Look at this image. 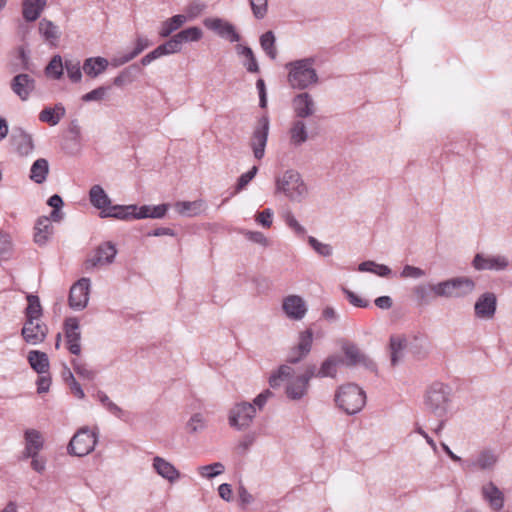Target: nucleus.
<instances>
[{"label":"nucleus","mask_w":512,"mask_h":512,"mask_svg":"<svg viewBox=\"0 0 512 512\" xmlns=\"http://www.w3.org/2000/svg\"><path fill=\"white\" fill-rule=\"evenodd\" d=\"M48 334V327L43 321L25 320L21 329V336L29 345L42 343Z\"/></svg>","instance_id":"ddd939ff"},{"label":"nucleus","mask_w":512,"mask_h":512,"mask_svg":"<svg viewBox=\"0 0 512 512\" xmlns=\"http://www.w3.org/2000/svg\"><path fill=\"white\" fill-rule=\"evenodd\" d=\"M294 370L288 365H281L276 371L272 372L269 377V385L271 388H279L286 383L285 394L287 398L293 401L301 400L308 393L309 386L306 380L300 376H293Z\"/></svg>","instance_id":"f03ea898"},{"label":"nucleus","mask_w":512,"mask_h":512,"mask_svg":"<svg viewBox=\"0 0 512 512\" xmlns=\"http://www.w3.org/2000/svg\"><path fill=\"white\" fill-rule=\"evenodd\" d=\"M39 32L42 35V37L51 45H56L59 37L60 32L59 28L50 20L42 19L39 22Z\"/></svg>","instance_id":"ea45409f"},{"label":"nucleus","mask_w":512,"mask_h":512,"mask_svg":"<svg viewBox=\"0 0 512 512\" xmlns=\"http://www.w3.org/2000/svg\"><path fill=\"white\" fill-rule=\"evenodd\" d=\"M47 0H24L22 14L26 21L33 22L39 18Z\"/></svg>","instance_id":"2f4dec72"},{"label":"nucleus","mask_w":512,"mask_h":512,"mask_svg":"<svg viewBox=\"0 0 512 512\" xmlns=\"http://www.w3.org/2000/svg\"><path fill=\"white\" fill-rule=\"evenodd\" d=\"M313 343V332L311 329H307L299 334V341L296 347H294L288 357V362L296 364L305 358L311 351Z\"/></svg>","instance_id":"412c9836"},{"label":"nucleus","mask_w":512,"mask_h":512,"mask_svg":"<svg viewBox=\"0 0 512 512\" xmlns=\"http://www.w3.org/2000/svg\"><path fill=\"white\" fill-rule=\"evenodd\" d=\"M207 8V5L200 1L194 0L190 2L185 8V17H187V21L193 20L200 16Z\"/></svg>","instance_id":"864d4df0"},{"label":"nucleus","mask_w":512,"mask_h":512,"mask_svg":"<svg viewBox=\"0 0 512 512\" xmlns=\"http://www.w3.org/2000/svg\"><path fill=\"white\" fill-rule=\"evenodd\" d=\"M64 335L69 352L79 355L81 353V332L79 321L76 317H70L65 320Z\"/></svg>","instance_id":"a211bd4d"},{"label":"nucleus","mask_w":512,"mask_h":512,"mask_svg":"<svg viewBox=\"0 0 512 512\" xmlns=\"http://www.w3.org/2000/svg\"><path fill=\"white\" fill-rule=\"evenodd\" d=\"M109 66V61L104 57H90L87 58L82 66L84 73L91 77L96 78L103 73Z\"/></svg>","instance_id":"c85d7f7f"},{"label":"nucleus","mask_w":512,"mask_h":512,"mask_svg":"<svg viewBox=\"0 0 512 512\" xmlns=\"http://www.w3.org/2000/svg\"><path fill=\"white\" fill-rule=\"evenodd\" d=\"M90 203L100 210V216L103 215V210H106L110 204L111 199L100 185H94L89 191Z\"/></svg>","instance_id":"7c9ffc66"},{"label":"nucleus","mask_w":512,"mask_h":512,"mask_svg":"<svg viewBox=\"0 0 512 512\" xmlns=\"http://www.w3.org/2000/svg\"><path fill=\"white\" fill-rule=\"evenodd\" d=\"M64 69L66 70L68 78L73 83H79L82 80V71L79 60L66 59L64 62Z\"/></svg>","instance_id":"a18cd8bd"},{"label":"nucleus","mask_w":512,"mask_h":512,"mask_svg":"<svg viewBox=\"0 0 512 512\" xmlns=\"http://www.w3.org/2000/svg\"><path fill=\"white\" fill-rule=\"evenodd\" d=\"M237 50L238 54L244 56L246 59L243 64L247 71L250 73H257L259 71V66L252 49L248 46H238Z\"/></svg>","instance_id":"c03bdc74"},{"label":"nucleus","mask_w":512,"mask_h":512,"mask_svg":"<svg viewBox=\"0 0 512 512\" xmlns=\"http://www.w3.org/2000/svg\"><path fill=\"white\" fill-rule=\"evenodd\" d=\"M407 347V338L403 335H393L390 337L391 364L397 365L404 356V350Z\"/></svg>","instance_id":"473e14b6"},{"label":"nucleus","mask_w":512,"mask_h":512,"mask_svg":"<svg viewBox=\"0 0 512 512\" xmlns=\"http://www.w3.org/2000/svg\"><path fill=\"white\" fill-rule=\"evenodd\" d=\"M256 414V408L252 403L241 402L234 405L228 415V423L230 427L236 430H244L248 428Z\"/></svg>","instance_id":"1a4fd4ad"},{"label":"nucleus","mask_w":512,"mask_h":512,"mask_svg":"<svg viewBox=\"0 0 512 512\" xmlns=\"http://www.w3.org/2000/svg\"><path fill=\"white\" fill-rule=\"evenodd\" d=\"M481 493L483 499L489 503L493 510L499 511L503 508L504 494L493 482L490 481L483 485Z\"/></svg>","instance_id":"393cba45"},{"label":"nucleus","mask_w":512,"mask_h":512,"mask_svg":"<svg viewBox=\"0 0 512 512\" xmlns=\"http://www.w3.org/2000/svg\"><path fill=\"white\" fill-rule=\"evenodd\" d=\"M336 406L348 415L359 413L366 404L365 392L356 384L340 386L334 397Z\"/></svg>","instance_id":"39448f33"},{"label":"nucleus","mask_w":512,"mask_h":512,"mask_svg":"<svg viewBox=\"0 0 512 512\" xmlns=\"http://www.w3.org/2000/svg\"><path fill=\"white\" fill-rule=\"evenodd\" d=\"M342 291L345 294L347 300L349 301V303L351 305H353L355 307H359V308H366L369 306L368 300L362 298L361 296L357 295L353 291H351L347 288H343Z\"/></svg>","instance_id":"680f3d73"},{"label":"nucleus","mask_w":512,"mask_h":512,"mask_svg":"<svg viewBox=\"0 0 512 512\" xmlns=\"http://www.w3.org/2000/svg\"><path fill=\"white\" fill-rule=\"evenodd\" d=\"M25 447L22 452V459H28L34 456L44 447V439L40 431L36 429H27L24 432Z\"/></svg>","instance_id":"4be33fe9"},{"label":"nucleus","mask_w":512,"mask_h":512,"mask_svg":"<svg viewBox=\"0 0 512 512\" xmlns=\"http://www.w3.org/2000/svg\"><path fill=\"white\" fill-rule=\"evenodd\" d=\"M342 349L347 359L348 366L363 365L371 370L375 368L373 361L368 356H366L356 345L345 344Z\"/></svg>","instance_id":"b1692460"},{"label":"nucleus","mask_w":512,"mask_h":512,"mask_svg":"<svg viewBox=\"0 0 512 512\" xmlns=\"http://www.w3.org/2000/svg\"><path fill=\"white\" fill-rule=\"evenodd\" d=\"M283 219L286 223V225L299 237H302L306 234V229L304 226H302L298 220L295 218L292 212L287 211L283 215Z\"/></svg>","instance_id":"4d7b16f0"},{"label":"nucleus","mask_w":512,"mask_h":512,"mask_svg":"<svg viewBox=\"0 0 512 512\" xmlns=\"http://www.w3.org/2000/svg\"><path fill=\"white\" fill-rule=\"evenodd\" d=\"M313 57L302 58L288 62L285 65L287 70V81L293 89L305 90L318 84L319 76L314 68Z\"/></svg>","instance_id":"f257e3e1"},{"label":"nucleus","mask_w":512,"mask_h":512,"mask_svg":"<svg viewBox=\"0 0 512 512\" xmlns=\"http://www.w3.org/2000/svg\"><path fill=\"white\" fill-rule=\"evenodd\" d=\"M64 62L60 55H54L45 68L47 77L59 80L63 76Z\"/></svg>","instance_id":"79ce46f5"},{"label":"nucleus","mask_w":512,"mask_h":512,"mask_svg":"<svg viewBox=\"0 0 512 512\" xmlns=\"http://www.w3.org/2000/svg\"><path fill=\"white\" fill-rule=\"evenodd\" d=\"M290 142L294 146H300L308 140V131L303 120H295L289 129Z\"/></svg>","instance_id":"72a5a7b5"},{"label":"nucleus","mask_w":512,"mask_h":512,"mask_svg":"<svg viewBox=\"0 0 512 512\" xmlns=\"http://www.w3.org/2000/svg\"><path fill=\"white\" fill-rule=\"evenodd\" d=\"M476 287L475 281L466 276L450 278L435 284H429L430 291L435 297L464 298L471 294Z\"/></svg>","instance_id":"20e7f679"},{"label":"nucleus","mask_w":512,"mask_h":512,"mask_svg":"<svg viewBox=\"0 0 512 512\" xmlns=\"http://www.w3.org/2000/svg\"><path fill=\"white\" fill-rule=\"evenodd\" d=\"M451 402V388L443 383L433 384L427 391L425 404L428 410L438 417L448 412Z\"/></svg>","instance_id":"423d86ee"},{"label":"nucleus","mask_w":512,"mask_h":512,"mask_svg":"<svg viewBox=\"0 0 512 512\" xmlns=\"http://www.w3.org/2000/svg\"><path fill=\"white\" fill-rule=\"evenodd\" d=\"M258 172V167L253 166L249 171L246 173H243L237 181L235 192L238 193L242 191L249 183L250 181L256 176Z\"/></svg>","instance_id":"bf43d9fd"},{"label":"nucleus","mask_w":512,"mask_h":512,"mask_svg":"<svg viewBox=\"0 0 512 512\" xmlns=\"http://www.w3.org/2000/svg\"><path fill=\"white\" fill-rule=\"evenodd\" d=\"M152 467L159 476L169 483H175L181 477L180 471L171 462L160 456L153 458Z\"/></svg>","instance_id":"5701e85b"},{"label":"nucleus","mask_w":512,"mask_h":512,"mask_svg":"<svg viewBox=\"0 0 512 512\" xmlns=\"http://www.w3.org/2000/svg\"><path fill=\"white\" fill-rule=\"evenodd\" d=\"M71 364L75 373L82 379L93 381L96 378L97 372L94 369H92L87 363H84L79 360H72Z\"/></svg>","instance_id":"49530a36"},{"label":"nucleus","mask_w":512,"mask_h":512,"mask_svg":"<svg viewBox=\"0 0 512 512\" xmlns=\"http://www.w3.org/2000/svg\"><path fill=\"white\" fill-rule=\"evenodd\" d=\"M472 266L477 271H503L508 268L509 260L504 255L477 253L473 258Z\"/></svg>","instance_id":"9b49d317"},{"label":"nucleus","mask_w":512,"mask_h":512,"mask_svg":"<svg viewBox=\"0 0 512 512\" xmlns=\"http://www.w3.org/2000/svg\"><path fill=\"white\" fill-rule=\"evenodd\" d=\"M276 37L272 31H267L260 37V45L266 55L275 60L277 57Z\"/></svg>","instance_id":"37998d69"},{"label":"nucleus","mask_w":512,"mask_h":512,"mask_svg":"<svg viewBox=\"0 0 512 512\" xmlns=\"http://www.w3.org/2000/svg\"><path fill=\"white\" fill-rule=\"evenodd\" d=\"M116 255V246L110 241L103 242L94 250L93 254L85 261V270L90 272L96 268L108 266L114 262Z\"/></svg>","instance_id":"6e6552de"},{"label":"nucleus","mask_w":512,"mask_h":512,"mask_svg":"<svg viewBox=\"0 0 512 512\" xmlns=\"http://www.w3.org/2000/svg\"><path fill=\"white\" fill-rule=\"evenodd\" d=\"M35 87V79L27 73L15 75L10 82L11 90L21 101H27Z\"/></svg>","instance_id":"f3484780"},{"label":"nucleus","mask_w":512,"mask_h":512,"mask_svg":"<svg viewBox=\"0 0 512 512\" xmlns=\"http://www.w3.org/2000/svg\"><path fill=\"white\" fill-rule=\"evenodd\" d=\"M270 129V121L267 115L261 116L256 126L254 127L251 139L250 147L253 151V155L257 160H261L265 155V148L268 141V134Z\"/></svg>","instance_id":"9d476101"},{"label":"nucleus","mask_w":512,"mask_h":512,"mask_svg":"<svg viewBox=\"0 0 512 512\" xmlns=\"http://www.w3.org/2000/svg\"><path fill=\"white\" fill-rule=\"evenodd\" d=\"M28 362L33 370L39 374H44L49 369V359L46 353L32 350L28 353Z\"/></svg>","instance_id":"e433bc0d"},{"label":"nucleus","mask_w":512,"mask_h":512,"mask_svg":"<svg viewBox=\"0 0 512 512\" xmlns=\"http://www.w3.org/2000/svg\"><path fill=\"white\" fill-rule=\"evenodd\" d=\"M96 444L97 434L88 427H83L71 438L67 450L70 455L83 457L91 453Z\"/></svg>","instance_id":"0eeeda50"},{"label":"nucleus","mask_w":512,"mask_h":512,"mask_svg":"<svg viewBox=\"0 0 512 512\" xmlns=\"http://www.w3.org/2000/svg\"><path fill=\"white\" fill-rule=\"evenodd\" d=\"M273 215V210L267 208L261 212L256 213L255 221L257 222V224L261 225L264 228H270L273 223Z\"/></svg>","instance_id":"052dcab7"},{"label":"nucleus","mask_w":512,"mask_h":512,"mask_svg":"<svg viewBox=\"0 0 512 512\" xmlns=\"http://www.w3.org/2000/svg\"><path fill=\"white\" fill-rule=\"evenodd\" d=\"M34 230L35 243L39 246L45 245L53 234V226L50 223V218L47 216L39 217L36 221Z\"/></svg>","instance_id":"cd10ccee"},{"label":"nucleus","mask_w":512,"mask_h":512,"mask_svg":"<svg viewBox=\"0 0 512 512\" xmlns=\"http://www.w3.org/2000/svg\"><path fill=\"white\" fill-rule=\"evenodd\" d=\"M28 305L25 308V320L42 321L43 309L37 295L28 294L26 296Z\"/></svg>","instance_id":"58836bf2"},{"label":"nucleus","mask_w":512,"mask_h":512,"mask_svg":"<svg viewBox=\"0 0 512 512\" xmlns=\"http://www.w3.org/2000/svg\"><path fill=\"white\" fill-rule=\"evenodd\" d=\"M208 427V419L202 412L193 413L185 424V431L189 435H195L205 431Z\"/></svg>","instance_id":"c9c22d12"},{"label":"nucleus","mask_w":512,"mask_h":512,"mask_svg":"<svg viewBox=\"0 0 512 512\" xmlns=\"http://www.w3.org/2000/svg\"><path fill=\"white\" fill-rule=\"evenodd\" d=\"M137 69L136 65H131L123 69L114 79L113 84L117 87H123L132 83L135 80L134 71Z\"/></svg>","instance_id":"3c124183"},{"label":"nucleus","mask_w":512,"mask_h":512,"mask_svg":"<svg viewBox=\"0 0 512 512\" xmlns=\"http://www.w3.org/2000/svg\"><path fill=\"white\" fill-rule=\"evenodd\" d=\"M108 88L101 86L82 96L84 102L101 101L105 98Z\"/></svg>","instance_id":"0e129e2a"},{"label":"nucleus","mask_w":512,"mask_h":512,"mask_svg":"<svg viewBox=\"0 0 512 512\" xmlns=\"http://www.w3.org/2000/svg\"><path fill=\"white\" fill-rule=\"evenodd\" d=\"M182 44L177 38L176 34L165 43L157 47L161 57L166 55L175 54L181 51Z\"/></svg>","instance_id":"603ef678"},{"label":"nucleus","mask_w":512,"mask_h":512,"mask_svg":"<svg viewBox=\"0 0 512 512\" xmlns=\"http://www.w3.org/2000/svg\"><path fill=\"white\" fill-rule=\"evenodd\" d=\"M203 24L207 29L214 31L218 36L230 42H238L240 40V36L236 32L235 27L221 18H205Z\"/></svg>","instance_id":"dca6fc26"},{"label":"nucleus","mask_w":512,"mask_h":512,"mask_svg":"<svg viewBox=\"0 0 512 512\" xmlns=\"http://www.w3.org/2000/svg\"><path fill=\"white\" fill-rule=\"evenodd\" d=\"M497 307L496 295L486 292L479 296L474 305L475 315L481 319H492Z\"/></svg>","instance_id":"aec40b11"},{"label":"nucleus","mask_w":512,"mask_h":512,"mask_svg":"<svg viewBox=\"0 0 512 512\" xmlns=\"http://www.w3.org/2000/svg\"><path fill=\"white\" fill-rule=\"evenodd\" d=\"M275 193L300 203L307 197L308 187L298 171L288 169L275 177Z\"/></svg>","instance_id":"7ed1b4c3"},{"label":"nucleus","mask_w":512,"mask_h":512,"mask_svg":"<svg viewBox=\"0 0 512 512\" xmlns=\"http://www.w3.org/2000/svg\"><path fill=\"white\" fill-rule=\"evenodd\" d=\"M308 243L319 255L324 257H329L332 255L333 249L331 245L322 243L313 236L308 237Z\"/></svg>","instance_id":"13d9d810"},{"label":"nucleus","mask_w":512,"mask_h":512,"mask_svg":"<svg viewBox=\"0 0 512 512\" xmlns=\"http://www.w3.org/2000/svg\"><path fill=\"white\" fill-rule=\"evenodd\" d=\"M241 233L247 240L264 248L271 245V241L260 231L242 230Z\"/></svg>","instance_id":"5fc2aeb1"},{"label":"nucleus","mask_w":512,"mask_h":512,"mask_svg":"<svg viewBox=\"0 0 512 512\" xmlns=\"http://www.w3.org/2000/svg\"><path fill=\"white\" fill-rule=\"evenodd\" d=\"M95 397L111 414L120 419L123 417L124 411L122 410V408H120L117 404L111 401L105 392L99 390L97 391Z\"/></svg>","instance_id":"de8ad7c7"},{"label":"nucleus","mask_w":512,"mask_h":512,"mask_svg":"<svg viewBox=\"0 0 512 512\" xmlns=\"http://www.w3.org/2000/svg\"><path fill=\"white\" fill-rule=\"evenodd\" d=\"M292 108L299 120L311 117L316 112V103L311 94L301 92L292 99Z\"/></svg>","instance_id":"6ab92c4d"},{"label":"nucleus","mask_w":512,"mask_h":512,"mask_svg":"<svg viewBox=\"0 0 512 512\" xmlns=\"http://www.w3.org/2000/svg\"><path fill=\"white\" fill-rule=\"evenodd\" d=\"M343 364V359L337 355L327 357L318 369V378L331 377L337 374L338 367Z\"/></svg>","instance_id":"f704fd0d"},{"label":"nucleus","mask_w":512,"mask_h":512,"mask_svg":"<svg viewBox=\"0 0 512 512\" xmlns=\"http://www.w3.org/2000/svg\"><path fill=\"white\" fill-rule=\"evenodd\" d=\"M12 243L9 235L0 233V261L11 256Z\"/></svg>","instance_id":"e2e57ef3"},{"label":"nucleus","mask_w":512,"mask_h":512,"mask_svg":"<svg viewBox=\"0 0 512 512\" xmlns=\"http://www.w3.org/2000/svg\"><path fill=\"white\" fill-rule=\"evenodd\" d=\"M137 211V205H112L103 210V218L112 217L120 220H132L133 213Z\"/></svg>","instance_id":"c756f323"},{"label":"nucleus","mask_w":512,"mask_h":512,"mask_svg":"<svg viewBox=\"0 0 512 512\" xmlns=\"http://www.w3.org/2000/svg\"><path fill=\"white\" fill-rule=\"evenodd\" d=\"M31 459V468L39 473L42 474L46 470V458L40 453H36L34 456H29Z\"/></svg>","instance_id":"774afa93"},{"label":"nucleus","mask_w":512,"mask_h":512,"mask_svg":"<svg viewBox=\"0 0 512 512\" xmlns=\"http://www.w3.org/2000/svg\"><path fill=\"white\" fill-rule=\"evenodd\" d=\"M152 45L151 41L145 36H137L135 40L134 49L131 51V54L136 58L139 54H141L145 49Z\"/></svg>","instance_id":"338daca9"},{"label":"nucleus","mask_w":512,"mask_h":512,"mask_svg":"<svg viewBox=\"0 0 512 512\" xmlns=\"http://www.w3.org/2000/svg\"><path fill=\"white\" fill-rule=\"evenodd\" d=\"M425 271L419 267L412 265H405L400 273L402 278H413L418 279L425 276Z\"/></svg>","instance_id":"69168bd1"},{"label":"nucleus","mask_w":512,"mask_h":512,"mask_svg":"<svg viewBox=\"0 0 512 512\" xmlns=\"http://www.w3.org/2000/svg\"><path fill=\"white\" fill-rule=\"evenodd\" d=\"M90 279L81 278L70 289L69 305L72 309L82 310L89 301Z\"/></svg>","instance_id":"2eb2a0df"},{"label":"nucleus","mask_w":512,"mask_h":512,"mask_svg":"<svg viewBox=\"0 0 512 512\" xmlns=\"http://www.w3.org/2000/svg\"><path fill=\"white\" fill-rule=\"evenodd\" d=\"M187 22V17L184 14H177L173 17L163 21L159 30V36L166 38L174 31L178 30Z\"/></svg>","instance_id":"4c0bfd02"},{"label":"nucleus","mask_w":512,"mask_h":512,"mask_svg":"<svg viewBox=\"0 0 512 512\" xmlns=\"http://www.w3.org/2000/svg\"><path fill=\"white\" fill-rule=\"evenodd\" d=\"M498 461V456L493 450L484 449L473 459L463 462V469L468 471H492Z\"/></svg>","instance_id":"f8f14e48"},{"label":"nucleus","mask_w":512,"mask_h":512,"mask_svg":"<svg viewBox=\"0 0 512 512\" xmlns=\"http://www.w3.org/2000/svg\"><path fill=\"white\" fill-rule=\"evenodd\" d=\"M225 471V466L221 462H215L209 465L199 466L197 468L198 474L206 479H212L221 475Z\"/></svg>","instance_id":"09e8293b"},{"label":"nucleus","mask_w":512,"mask_h":512,"mask_svg":"<svg viewBox=\"0 0 512 512\" xmlns=\"http://www.w3.org/2000/svg\"><path fill=\"white\" fill-rule=\"evenodd\" d=\"M282 310L290 320H302L308 311L306 301L299 295L291 294L283 298Z\"/></svg>","instance_id":"4468645a"},{"label":"nucleus","mask_w":512,"mask_h":512,"mask_svg":"<svg viewBox=\"0 0 512 512\" xmlns=\"http://www.w3.org/2000/svg\"><path fill=\"white\" fill-rule=\"evenodd\" d=\"M250 8L253 16L262 20L268 13V0H249Z\"/></svg>","instance_id":"6e6d98bb"},{"label":"nucleus","mask_w":512,"mask_h":512,"mask_svg":"<svg viewBox=\"0 0 512 512\" xmlns=\"http://www.w3.org/2000/svg\"><path fill=\"white\" fill-rule=\"evenodd\" d=\"M175 211L183 217H195L207 209V204L202 199L194 201H178L174 204Z\"/></svg>","instance_id":"a878e982"},{"label":"nucleus","mask_w":512,"mask_h":512,"mask_svg":"<svg viewBox=\"0 0 512 512\" xmlns=\"http://www.w3.org/2000/svg\"><path fill=\"white\" fill-rule=\"evenodd\" d=\"M66 108L62 103H56L54 106L44 107L39 115V121L50 126H56L65 117Z\"/></svg>","instance_id":"bb28decb"},{"label":"nucleus","mask_w":512,"mask_h":512,"mask_svg":"<svg viewBox=\"0 0 512 512\" xmlns=\"http://www.w3.org/2000/svg\"><path fill=\"white\" fill-rule=\"evenodd\" d=\"M176 36L181 44L186 42H197L202 38L203 32L198 27H189L178 32Z\"/></svg>","instance_id":"8fccbe9b"},{"label":"nucleus","mask_w":512,"mask_h":512,"mask_svg":"<svg viewBox=\"0 0 512 512\" xmlns=\"http://www.w3.org/2000/svg\"><path fill=\"white\" fill-rule=\"evenodd\" d=\"M48 172V161L44 158H39L31 166L30 179L37 184H41L46 180Z\"/></svg>","instance_id":"a19ab883"}]
</instances>
